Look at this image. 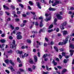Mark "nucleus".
I'll use <instances>...</instances> for the list:
<instances>
[{
  "mask_svg": "<svg viewBox=\"0 0 74 74\" xmlns=\"http://www.w3.org/2000/svg\"><path fill=\"white\" fill-rule=\"evenodd\" d=\"M5 63H6L8 64V63L9 61L8 59H7V60H5Z\"/></svg>",
  "mask_w": 74,
  "mask_h": 74,
  "instance_id": "38",
  "label": "nucleus"
},
{
  "mask_svg": "<svg viewBox=\"0 0 74 74\" xmlns=\"http://www.w3.org/2000/svg\"><path fill=\"white\" fill-rule=\"evenodd\" d=\"M63 34V36H65L67 34V31L66 30H64L62 31Z\"/></svg>",
  "mask_w": 74,
  "mask_h": 74,
  "instance_id": "7",
  "label": "nucleus"
},
{
  "mask_svg": "<svg viewBox=\"0 0 74 74\" xmlns=\"http://www.w3.org/2000/svg\"><path fill=\"white\" fill-rule=\"evenodd\" d=\"M28 48V47L27 46H22L21 47L22 49H25V48Z\"/></svg>",
  "mask_w": 74,
  "mask_h": 74,
  "instance_id": "25",
  "label": "nucleus"
},
{
  "mask_svg": "<svg viewBox=\"0 0 74 74\" xmlns=\"http://www.w3.org/2000/svg\"><path fill=\"white\" fill-rule=\"evenodd\" d=\"M42 22H43V20H42L40 23V27H42L43 26V24L42 23Z\"/></svg>",
  "mask_w": 74,
  "mask_h": 74,
  "instance_id": "15",
  "label": "nucleus"
},
{
  "mask_svg": "<svg viewBox=\"0 0 74 74\" xmlns=\"http://www.w3.org/2000/svg\"><path fill=\"white\" fill-rule=\"evenodd\" d=\"M68 10H74V8L73 7H71V8L69 7L68 8Z\"/></svg>",
  "mask_w": 74,
  "mask_h": 74,
  "instance_id": "21",
  "label": "nucleus"
},
{
  "mask_svg": "<svg viewBox=\"0 0 74 74\" xmlns=\"http://www.w3.org/2000/svg\"><path fill=\"white\" fill-rule=\"evenodd\" d=\"M52 63H53V64L55 66H56V65H57V62H55V60H53Z\"/></svg>",
  "mask_w": 74,
  "mask_h": 74,
  "instance_id": "27",
  "label": "nucleus"
},
{
  "mask_svg": "<svg viewBox=\"0 0 74 74\" xmlns=\"http://www.w3.org/2000/svg\"><path fill=\"white\" fill-rule=\"evenodd\" d=\"M23 23H26L27 22V21H26V20H24L23 21Z\"/></svg>",
  "mask_w": 74,
  "mask_h": 74,
  "instance_id": "52",
  "label": "nucleus"
},
{
  "mask_svg": "<svg viewBox=\"0 0 74 74\" xmlns=\"http://www.w3.org/2000/svg\"><path fill=\"white\" fill-rule=\"evenodd\" d=\"M5 71L6 73H8V74H9L10 73V71L8 70H6Z\"/></svg>",
  "mask_w": 74,
  "mask_h": 74,
  "instance_id": "53",
  "label": "nucleus"
},
{
  "mask_svg": "<svg viewBox=\"0 0 74 74\" xmlns=\"http://www.w3.org/2000/svg\"><path fill=\"white\" fill-rule=\"evenodd\" d=\"M15 20L16 22H18L19 21V19L18 18H16Z\"/></svg>",
  "mask_w": 74,
  "mask_h": 74,
  "instance_id": "43",
  "label": "nucleus"
},
{
  "mask_svg": "<svg viewBox=\"0 0 74 74\" xmlns=\"http://www.w3.org/2000/svg\"><path fill=\"white\" fill-rule=\"evenodd\" d=\"M16 52H17V53H19L20 55H21V54H22V53H23L22 51H19V50L17 51H16Z\"/></svg>",
  "mask_w": 74,
  "mask_h": 74,
  "instance_id": "20",
  "label": "nucleus"
},
{
  "mask_svg": "<svg viewBox=\"0 0 74 74\" xmlns=\"http://www.w3.org/2000/svg\"><path fill=\"white\" fill-rule=\"evenodd\" d=\"M33 18L34 19H36V20H37V16H36V15H35L33 17Z\"/></svg>",
  "mask_w": 74,
  "mask_h": 74,
  "instance_id": "35",
  "label": "nucleus"
},
{
  "mask_svg": "<svg viewBox=\"0 0 74 74\" xmlns=\"http://www.w3.org/2000/svg\"><path fill=\"white\" fill-rule=\"evenodd\" d=\"M3 8H5V9H6V10H9V8L8 7L6 6L5 5H3Z\"/></svg>",
  "mask_w": 74,
  "mask_h": 74,
  "instance_id": "17",
  "label": "nucleus"
},
{
  "mask_svg": "<svg viewBox=\"0 0 74 74\" xmlns=\"http://www.w3.org/2000/svg\"><path fill=\"white\" fill-rule=\"evenodd\" d=\"M16 38L18 40H20L22 38V36L20 35H18L17 36Z\"/></svg>",
  "mask_w": 74,
  "mask_h": 74,
  "instance_id": "8",
  "label": "nucleus"
},
{
  "mask_svg": "<svg viewBox=\"0 0 74 74\" xmlns=\"http://www.w3.org/2000/svg\"><path fill=\"white\" fill-rule=\"evenodd\" d=\"M19 70H20V71H21V72L24 71V70H23V69H20Z\"/></svg>",
  "mask_w": 74,
  "mask_h": 74,
  "instance_id": "56",
  "label": "nucleus"
},
{
  "mask_svg": "<svg viewBox=\"0 0 74 74\" xmlns=\"http://www.w3.org/2000/svg\"><path fill=\"white\" fill-rule=\"evenodd\" d=\"M34 60L35 62H37V56H34Z\"/></svg>",
  "mask_w": 74,
  "mask_h": 74,
  "instance_id": "10",
  "label": "nucleus"
},
{
  "mask_svg": "<svg viewBox=\"0 0 74 74\" xmlns=\"http://www.w3.org/2000/svg\"><path fill=\"white\" fill-rule=\"evenodd\" d=\"M56 30V28H54V29H51L49 30L48 31V33H51V32H53V31H54V30Z\"/></svg>",
  "mask_w": 74,
  "mask_h": 74,
  "instance_id": "18",
  "label": "nucleus"
},
{
  "mask_svg": "<svg viewBox=\"0 0 74 74\" xmlns=\"http://www.w3.org/2000/svg\"><path fill=\"white\" fill-rule=\"evenodd\" d=\"M9 69L11 70V71H15V70L14 69V68H13L12 66H10L9 67Z\"/></svg>",
  "mask_w": 74,
  "mask_h": 74,
  "instance_id": "11",
  "label": "nucleus"
},
{
  "mask_svg": "<svg viewBox=\"0 0 74 74\" xmlns=\"http://www.w3.org/2000/svg\"><path fill=\"white\" fill-rule=\"evenodd\" d=\"M66 55V53L63 52L62 53V56H65Z\"/></svg>",
  "mask_w": 74,
  "mask_h": 74,
  "instance_id": "49",
  "label": "nucleus"
},
{
  "mask_svg": "<svg viewBox=\"0 0 74 74\" xmlns=\"http://www.w3.org/2000/svg\"><path fill=\"white\" fill-rule=\"evenodd\" d=\"M27 42L28 43H31V41H30V40L29 39H27Z\"/></svg>",
  "mask_w": 74,
  "mask_h": 74,
  "instance_id": "45",
  "label": "nucleus"
},
{
  "mask_svg": "<svg viewBox=\"0 0 74 74\" xmlns=\"http://www.w3.org/2000/svg\"><path fill=\"white\" fill-rule=\"evenodd\" d=\"M24 56H22V58H23H23H25V57H26L28 55V54H26V53H25V54H24Z\"/></svg>",
  "mask_w": 74,
  "mask_h": 74,
  "instance_id": "22",
  "label": "nucleus"
},
{
  "mask_svg": "<svg viewBox=\"0 0 74 74\" xmlns=\"http://www.w3.org/2000/svg\"><path fill=\"white\" fill-rule=\"evenodd\" d=\"M58 19L60 20L62 19V17L59 14H57L56 15Z\"/></svg>",
  "mask_w": 74,
  "mask_h": 74,
  "instance_id": "5",
  "label": "nucleus"
},
{
  "mask_svg": "<svg viewBox=\"0 0 74 74\" xmlns=\"http://www.w3.org/2000/svg\"><path fill=\"white\" fill-rule=\"evenodd\" d=\"M36 42L38 43V44L40 45H42V43L39 42L38 41H37Z\"/></svg>",
  "mask_w": 74,
  "mask_h": 74,
  "instance_id": "36",
  "label": "nucleus"
},
{
  "mask_svg": "<svg viewBox=\"0 0 74 74\" xmlns=\"http://www.w3.org/2000/svg\"><path fill=\"white\" fill-rule=\"evenodd\" d=\"M11 8L12 9H15V7L14 6L12 5L11 6Z\"/></svg>",
  "mask_w": 74,
  "mask_h": 74,
  "instance_id": "46",
  "label": "nucleus"
},
{
  "mask_svg": "<svg viewBox=\"0 0 74 74\" xmlns=\"http://www.w3.org/2000/svg\"><path fill=\"white\" fill-rule=\"evenodd\" d=\"M70 36H68L66 38L65 40L64 41V42H59L58 43L59 45H64V44H66L68 41L69 38H70Z\"/></svg>",
  "mask_w": 74,
  "mask_h": 74,
  "instance_id": "1",
  "label": "nucleus"
},
{
  "mask_svg": "<svg viewBox=\"0 0 74 74\" xmlns=\"http://www.w3.org/2000/svg\"><path fill=\"white\" fill-rule=\"evenodd\" d=\"M45 31V29L43 28L42 29H40L39 32V33H41L42 32H44V31Z\"/></svg>",
  "mask_w": 74,
  "mask_h": 74,
  "instance_id": "12",
  "label": "nucleus"
},
{
  "mask_svg": "<svg viewBox=\"0 0 74 74\" xmlns=\"http://www.w3.org/2000/svg\"><path fill=\"white\" fill-rule=\"evenodd\" d=\"M17 14H21V11H17Z\"/></svg>",
  "mask_w": 74,
  "mask_h": 74,
  "instance_id": "62",
  "label": "nucleus"
},
{
  "mask_svg": "<svg viewBox=\"0 0 74 74\" xmlns=\"http://www.w3.org/2000/svg\"><path fill=\"white\" fill-rule=\"evenodd\" d=\"M59 56V58L60 59H61L62 58V56H61V55H60Z\"/></svg>",
  "mask_w": 74,
  "mask_h": 74,
  "instance_id": "63",
  "label": "nucleus"
},
{
  "mask_svg": "<svg viewBox=\"0 0 74 74\" xmlns=\"http://www.w3.org/2000/svg\"><path fill=\"white\" fill-rule=\"evenodd\" d=\"M46 68L47 70L48 71H50V70H51V69H52V68H48V66L47 65L46 66Z\"/></svg>",
  "mask_w": 74,
  "mask_h": 74,
  "instance_id": "14",
  "label": "nucleus"
},
{
  "mask_svg": "<svg viewBox=\"0 0 74 74\" xmlns=\"http://www.w3.org/2000/svg\"><path fill=\"white\" fill-rule=\"evenodd\" d=\"M49 3L50 4H51V3H52V4H53V1H51V0H50L49 1Z\"/></svg>",
  "mask_w": 74,
  "mask_h": 74,
  "instance_id": "48",
  "label": "nucleus"
},
{
  "mask_svg": "<svg viewBox=\"0 0 74 74\" xmlns=\"http://www.w3.org/2000/svg\"><path fill=\"white\" fill-rule=\"evenodd\" d=\"M67 61H69V60L67 59H64V62L65 63H67Z\"/></svg>",
  "mask_w": 74,
  "mask_h": 74,
  "instance_id": "31",
  "label": "nucleus"
},
{
  "mask_svg": "<svg viewBox=\"0 0 74 74\" xmlns=\"http://www.w3.org/2000/svg\"><path fill=\"white\" fill-rule=\"evenodd\" d=\"M70 46L72 49H74V45H73L71 44L70 45Z\"/></svg>",
  "mask_w": 74,
  "mask_h": 74,
  "instance_id": "24",
  "label": "nucleus"
},
{
  "mask_svg": "<svg viewBox=\"0 0 74 74\" xmlns=\"http://www.w3.org/2000/svg\"><path fill=\"white\" fill-rule=\"evenodd\" d=\"M10 62L11 64L12 65V66H14L15 65V64L13 62H12V61L11 60H10Z\"/></svg>",
  "mask_w": 74,
  "mask_h": 74,
  "instance_id": "26",
  "label": "nucleus"
},
{
  "mask_svg": "<svg viewBox=\"0 0 74 74\" xmlns=\"http://www.w3.org/2000/svg\"><path fill=\"white\" fill-rule=\"evenodd\" d=\"M49 56V55H48L47 54H45L43 55V57L44 58H46V57H47V56Z\"/></svg>",
  "mask_w": 74,
  "mask_h": 74,
  "instance_id": "30",
  "label": "nucleus"
},
{
  "mask_svg": "<svg viewBox=\"0 0 74 74\" xmlns=\"http://www.w3.org/2000/svg\"><path fill=\"white\" fill-rule=\"evenodd\" d=\"M52 27H53V25L52 24L49 26V29H50L52 28Z\"/></svg>",
  "mask_w": 74,
  "mask_h": 74,
  "instance_id": "40",
  "label": "nucleus"
},
{
  "mask_svg": "<svg viewBox=\"0 0 74 74\" xmlns=\"http://www.w3.org/2000/svg\"><path fill=\"white\" fill-rule=\"evenodd\" d=\"M29 62L30 63H31V64H33V60H30L29 61Z\"/></svg>",
  "mask_w": 74,
  "mask_h": 74,
  "instance_id": "44",
  "label": "nucleus"
},
{
  "mask_svg": "<svg viewBox=\"0 0 74 74\" xmlns=\"http://www.w3.org/2000/svg\"><path fill=\"white\" fill-rule=\"evenodd\" d=\"M51 17H50L49 18H46V19H45V21H46V22H48V21H50V20H51Z\"/></svg>",
  "mask_w": 74,
  "mask_h": 74,
  "instance_id": "19",
  "label": "nucleus"
},
{
  "mask_svg": "<svg viewBox=\"0 0 74 74\" xmlns=\"http://www.w3.org/2000/svg\"><path fill=\"white\" fill-rule=\"evenodd\" d=\"M17 60L18 62L19 63H20L21 62V60H20V59H19V58H17Z\"/></svg>",
  "mask_w": 74,
  "mask_h": 74,
  "instance_id": "42",
  "label": "nucleus"
},
{
  "mask_svg": "<svg viewBox=\"0 0 74 74\" xmlns=\"http://www.w3.org/2000/svg\"><path fill=\"white\" fill-rule=\"evenodd\" d=\"M67 25V22L64 21L62 24L61 26L60 27V28L61 30H64V26H66Z\"/></svg>",
  "mask_w": 74,
  "mask_h": 74,
  "instance_id": "3",
  "label": "nucleus"
},
{
  "mask_svg": "<svg viewBox=\"0 0 74 74\" xmlns=\"http://www.w3.org/2000/svg\"><path fill=\"white\" fill-rule=\"evenodd\" d=\"M16 32V29H14L13 31V34H15V33Z\"/></svg>",
  "mask_w": 74,
  "mask_h": 74,
  "instance_id": "60",
  "label": "nucleus"
},
{
  "mask_svg": "<svg viewBox=\"0 0 74 74\" xmlns=\"http://www.w3.org/2000/svg\"><path fill=\"white\" fill-rule=\"evenodd\" d=\"M50 44L51 45H53V44H54V42L52 41L51 42Z\"/></svg>",
  "mask_w": 74,
  "mask_h": 74,
  "instance_id": "58",
  "label": "nucleus"
},
{
  "mask_svg": "<svg viewBox=\"0 0 74 74\" xmlns=\"http://www.w3.org/2000/svg\"><path fill=\"white\" fill-rule=\"evenodd\" d=\"M19 5H20V6L21 7H22V8H23V5H22L21 4H19Z\"/></svg>",
  "mask_w": 74,
  "mask_h": 74,
  "instance_id": "50",
  "label": "nucleus"
},
{
  "mask_svg": "<svg viewBox=\"0 0 74 74\" xmlns=\"http://www.w3.org/2000/svg\"><path fill=\"white\" fill-rule=\"evenodd\" d=\"M62 2L60 1H58V0H55V2L52 4V6H55L58 4H61Z\"/></svg>",
  "mask_w": 74,
  "mask_h": 74,
  "instance_id": "2",
  "label": "nucleus"
},
{
  "mask_svg": "<svg viewBox=\"0 0 74 74\" xmlns=\"http://www.w3.org/2000/svg\"><path fill=\"white\" fill-rule=\"evenodd\" d=\"M15 40H13L12 44L10 45L11 48H14V47H16V45H15Z\"/></svg>",
  "mask_w": 74,
  "mask_h": 74,
  "instance_id": "4",
  "label": "nucleus"
},
{
  "mask_svg": "<svg viewBox=\"0 0 74 74\" xmlns=\"http://www.w3.org/2000/svg\"><path fill=\"white\" fill-rule=\"evenodd\" d=\"M32 23V25L31 27H30V29L32 28V26L34 25V22H33V23Z\"/></svg>",
  "mask_w": 74,
  "mask_h": 74,
  "instance_id": "47",
  "label": "nucleus"
},
{
  "mask_svg": "<svg viewBox=\"0 0 74 74\" xmlns=\"http://www.w3.org/2000/svg\"><path fill=\"white\" fill-rule=\"evenodd\" d=\"M0 41L1 42H2L3 43H4L5 42V40L4 39H2Z\"/></svg>",
  "mask_w": 74,
  "mask_h": 74,
  "instance_id": "28",
  "label": "nucleus"
},
{
  "mask_svg": "<svg viewBox=\"0 0 74 74\" xmlns=\"http://www.w3.org/2000/svg\"><path fill=\"white\" fill-rule=\"evenodd\" d=\"M36 4L37 5L38 7L40 9H41V7L40 6V3L39 2H37Z\"/></svg>",
  "mask_w": 74,
  "mask_h": 74,
  "instance_id": "13",
  "label": "nucleus"
},
{
  "mask_svg": "<svg viewBox=\"0 0 74 74\" xmlns=\"http://www.w3.org/2000/svg\"><path fill=\"white\" fill-rule=\"evenodd\" d=\"M28 70L29 71H30V72H32V69L31 68H28Z\"/></svg>",
  "mask_w": 74,
  "mask_h": 74,
  "instance_id": "37",
  "label": "nucleus"
},
{
  "mask_svg": "<svg viewBox=\"0 0 74 74\" xmlns=\"http://www.w3.org/2000/svg\"><path fill=\"white\" fill-rule=\"evenodd\" d=\"M67 71V69H63L62 71V73H66Z\"/></svg>",
  "mask_w": 74,
  "mask_h": 74,
  "instance_id": "33",
  "label": "nucleus"
},
{
  "mask_svg": "<svg viewBox=\"0 0 74 74\" xmlns=\"http://www.w3.org/2000/svg\"><path fill=\"white\" fill-rule=\"evenodd\" d=\"M9 39H10V40H12V39L13 38H12V37L11 36H10L9 37Z\"/></svg>",
  "mask_w": 74,
  "mask_h": 74,
  "instance_id": "57",
  "label": "nucleus"
},
{
  "mask_svg": "<svg viewBox=\"0 0 74 74\" xmlns=\"http://www.w3.org/2000/svg\"><path fill=\"white\" fill-rule=\"evenodd\" d=\"M10 27L12 29H14V26H12V25H10Z\"/></svg>",
  "mask_w": 74,
  "mask_h": 74,
  "instance_id": "41",
  "label": "nucleus"
},
{
  "mask_svg": "<svg viewBox=\"0 0 74 74\" xmlns=\"http://www.w3.org/2000/svg\"><path fill=\"white\" fill-rule=\"evenodd\" d=\"M55 49V50H56V51H57V52H58V48H57L56 47H54Z\"/></svg>",
  "mask_w": 74,
  "mask_h": 74,
  "instance_id": "34",
  "label": "nucleus"
},
{
  "mask_svg": "<svg viewBox=\"0 0 74 74\" xmlns=\"http://www.w3.org/2000/svg\"><path fill=\"white\" fill-rule=\"evenodd\" d=\"M5 13L7 15H10V13L9 12H5Z\"/></svg>",
  "mask_w": 74,
  "mask_h": 74,
  "instance_id": "51",
  "label": "nucleus"
},
{
  "mask_svg": "<svg viewBox=\"0 0 74 74\" xmlns=\"http://www.w3.org/2000/svg\"><path fill=\"white\" fill-rule=\"evenodd\" d=\"M59 31V29L58 28L56 29V31L57 32H58Z\"/></svg>",
  "mask_w": 74,
  "mask_h": 74,
  "instance_id": "59",
  "label": "nucleus"
},
{
  "mask_svg": "<svg viewBox=\"0 0 74 74\" xmlns=\"http://www.w3.org/2000/svg\"><path fill=\"white\" fill-rule=\"evenodd\" d=\"M60 74V72L59 71H57L56 73V74Z\"/></svg>",
  "mask_w": 74,
  "mask_h": 74,
  "instance_id": "54",
  "label": "nucleus"
},
{
  "mask_svg": "<svg viewBox=\"0 0 74 74\" xmlns=\"http://www.w3.org/2000/svg\"><path fill=\"white\" fill-rule=\"evenodd\" d=\"M56 10L55 8H52L51 7L49 8V11H56Z\"/></svg>",
  "mask_w": 74,
  "mask_h": 74,
  "instance_id": "9",
  "label": "nucleus"
},
{
  "mask_svg": "<svg viewBox=\"0 0 74 74\" xmlns=\"http://www.w3.org/2000/svg\"><path fill=\"white\" fill-rule=\"evenodd\" d=\"M69 52H70V55H71V56H73V53H74V51L73 49L70 50L69 51Z\"/></svg>",
  "mask_w": 74,
  "mask_h": 74,
  "instance_id": "6",
  "label": "nucleus"
},
{
  "mask_svg": "<svg viewBox=\"0 0 74 74\" xmlns=\"http://www.w3.org/2000/svg\"><path fill=\"white\" fill-rule=\"evenodd\" d=\"M21 34V32H17V33L16 34V35H17L18 34L19 35V34Z\"/></svg>",
  "mask_w": 74,
  "mask_h": 74,
  "instance_id": "61",
  "label": "nucleus"
},
{
  "mask_svg": "<svg viewBox=\"0 0 74 74\" xmlns=\"http://www.w3.org/2000/svg\"><path fill=\"white\" fill-rule=\"evenodd\" d=\"M45 41H48V38H45Z\"/></svg>",
  "mask_w": 74,
  "mask_h": 74,
  "instance_id": "64",
  "label": "nucleus"
},
{
  "mask_svg": "<svg viewBox=\"0 0 74 74\" xmlns=\"http://www.w3.org/2000/svg\"><path fill=\"white\" fill-rule=\"evenodd\" d=\"M25 25H26V23H23L21 25V27H24V26H25Z\"/></svg>",
  "mask_w": 74,
  "mask_h": 74,
  "instance_id": "32",
  "label": "nucleus"
},
{
  "mask_svg": "<svg viewBox=\"0 0 74 74\" xmlns=\"http://www.w3.org/2000/svg\"><path fill=\"white\" fill-rule=\"evenodd\" d=\"M29 3L31 5H33V2L32 1H29Z\"/></svg>",
  "mask_w": 74,
  "mask_h": 74,
  "instance_id": "29",
  "label": "nucleus"
},
{
  "mask_svg": "<svg viewBox=\"0 0 74 74\" xmlns=\"http://www.w3.org/2000/svg\"><path fill=\"white\" fill-rule=\"evenodd\" d=\"M57 21V18H55L54 19V21L53 22V24L55 25H56L57 23H56V22Z\"/></svg>",
  "mask_w": 74,
  "mask_h": 74,
  "instance_id": "16",
  "label": "nucleus"
},
{
  "mask_svg": "<svg viewBox=\"0 0 74 74\" xmlns=\"http://www.w3.org/2000/svg\"><path fill=\"white\" fill-rule=\"evenodd\" d=\"M36 68V66L33 65L32 66V69H33L34 70Z\"/></svg>",
  "mask_w": 74,
  "mask_h": 74,
  "instance_id": "39",
  "label": "nucleus"
},
{
  "mask_svg": "<svg viewBox=\"0 0 74 74\" xmlns=\"http://www.w3.org/2000/svg\"><path fill=\"white\" fill-rule=\"evenodd\" d=\"M41 1L42 3H45V1L44 0H41Z\"/></svg>",
  "mask_w": 74,
  "mask_h": 74,
  "instance_id": "55",
  "label": "nucleus"
},
{
  "mask_svg": "<svg viewBox=\"0 0 74 74\" xmlns=\"http://www.w3.org/2000/svg\"><path fill=\"white\" fill-rule=\"evenodd\" d=\"M42 74H49V72L47 71L46 72H45L44 71H42L41 72Z\"/></svg>",
  "mask_w": 74,
  "mask_h": 74,
  "instance_id": "23",
  "label": "nucleus"
}]
</instances>
